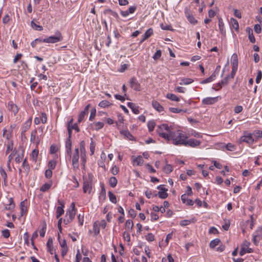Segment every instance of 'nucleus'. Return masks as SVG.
Returning a JSON list of instances; mask_svg holds the SVG:
<instances>
[{"mask_svg":"<svg viewBox=\"0 0 262 262\" xmlns=\"http://www.w3.org/2000/svg\"><path fill=\"white\" fill-rule=\"evenodd\" d=\"M157 132L159 136L166 139L167 141H169L172 140L173 132H172L170 128L166 124H163L158 126Z\"/></svg>","mask_w":262,"mask_h":262,"instance_id":"obj_1","label":"nucleus"},{"mask_svg":"<svg viewBox=\"0 0 262 262\" xmlns=\"http://www.w3.org/2000/svg\"><path fill=\"white\" fill-rule=\"evenodd\" d=\"M188 137L183 133L182 130H178L177 132H173V134L172 137V143L176 145H183L181 141H186Z\"/></svg>","mask_w":262,"mask_h":262,"instance_id":"obj_2","label":"nucleus"},{"mask_svg":"<svg viewBox=\"0 0 262 262\" xmlns=\"http://www.w3.org/2000/svg\"><path fill=\"white\" fill-rule=\"evenodd\" d=\"M93 175L89 173L88 177H83V191L84 193L91 192L92 190Z\"/></svg>","mask_w":262,"mask_h":262,"instance_id":"obj_3","label":"nucleus"},{"mask_svg":"<svg viewBox=\"0 0 262 262\" xmlns=\"http://www.w3.org/2000/svg\"><path fill=\"white\" fill-rule=\"evenodd\" d=\"M63 37L59 31H57L55 35L49 36L44 38V42L54 43L61 41Z\"/></svg>","mask_w":262,"mask_h":262,"instance_id":"obj_4","label":"nucleus"},{"mask_svg":"<svg viewBox=\"0 0 262 262\" xmlns=\"http://www.w3.org/2000/svg\"><path fill=\"white\" fill-rule=\"evenodd\" d=\"M79 150L80 151L81 164L84 167L86 161V158L85 149V142L84 141H82L80 142Z\"/></svg>","mask_w":262,"mask_h":262,"instance_id":"obj_5","label":"nucleus"},{"mask_svg":"<svg viewBox=\"0 0 262 262\" xmlns=\"http://www.w3.org/2000/svg\"><path fill=\"white\" fill-rule=\"evenodd\" d=\"M79 148H76L72 156V165L74 170L78 169L79 168Z\"/></svg>","mask_w":262,"mask_h":262,"instance_id":"obj_6","label":"nucleus"},{"mask_svg":"<svg viewBox=\"0 0 262 262\" xmlns=\"http://www.w3.org/2000/svg\"><path fill=\"white\" fill-rule=\"evenodd\" d=\"M181 143L183 144V145L184 146H189L191 147H195L199 146L201 144V142L199 140H195L194 139H190L188 140L184 141H181Z\"/></svg>","mask_w":262,"mask_h":262,"instance_id":"obj_7","label":"nucleus"},{"mask_svg":"<svg viewBox=\"0 0 262 262\" xmlns=\"http://www.w3.org/2000/svg\"><path fill=\"white\" fill-rule=\"evenodd\" d=\"M254 142V139L252 138L251 134H247L242 136L238 140L239 144H241L243 142H246L249 144H252Z\"/></svg>","mask_w":262,"mask_h":262,"instance_id":"obj_8","label":"nucleus"},{"mask_svg":"<svg viewBox=\"0 0 262 262\" xmlns=\"http://www.w3.org/2000/svg\"><path fill=\"white\" fill-rule=\"evenodd\" d=\"M218 101V97H207L204 98L202 101V104L204 105H212Z\"/></svg>","mask_w":262,"mask_h":262,"instance_id":"obj_9","label":"nucleus"},{"mask_svg":"<svg viewBox=\"0 0 262 262\" xmlns=\"http://www.w3.org/2000/svg\"><path fill=\"white\" fill-rule=\"evenodd\" d=\"M130 85L132 89L136 91H140L141 90L140 84L135 77H132L130 79Z\"/></svg>","mask_w":262,"mask_h":262,"instance_id":"obj_10","label":"nucleus"},{"mask_svg":"<svg viewBox=\"0 0 262 262\" xmlns=\"http://www.w3.org/2000/svg\"><path fill=\"white\" fill-rule=\"evenodd\" d=\"M91 105L90 104L85 106L83 111H81L78 116V122L80 123L83 120L84 116L88 114L89 108Z\"/></svg>","mask_w":262,"mask_h":262,"instance_id":"obj_11","label":"nucleus"},{"mask_svg":"<svg viewBox=\"0 0 262 262\" xmlns=\"http://www.w3.org/2000/svg\"><path fill=\"white\" fill-rule=\"evenodd\" d=\"M58 203L60 205V206H58L56 209V218L58 219L61 215L64 213V204L61 202L59 200H58Z\"/></svg>","mask_w":262,"mask_h":262,"instance_id":"obj_12","label":"nucleus"},{"mask_svg":"<svg viewBox=\"0 0 262 262\" xmlns=\"http://www.w3.org/2000/svg\"><path fill=\"white\" fill-rule=\"evenodd\" d=\"M152 106L159 112H161L164 111L163 107L157 101H152Z\"/></svg>","mask_w":262,"mask_h":262,"instance_id":"obj_13","label":"nucleus"},{"mask_svg":"<svg viewBox=\"0 0 262 262\" xmlns=\"http://www.w3.org/2000/svg\"><path fill=\"white\" fill-rule=\"evenodd\" d=\"M250 245V242L245 241L243 244V245L242 246V248L241 250L239 251V255L241 256L244 255L246 253V250L247 248L249 247V246Z\"/></svg>","mask_w":262,"mask_h":262,"instance_id":"obj_14","label":"nucleus"},{"mask_svg":"<svg viewBox=\"0 0 262 262\" xmlns=\"http://www.w3.org/2000/svg\"><path fill=\"white\" fill-rule=\"evenodd\" d=\"M21 210V216L25 215L27 213V201L26 200L22 201L20 204Z\"/></svg>","mask_w":262,"mask_h":262,"instance_id":"obj_15","label":"nucleus"},{"mask_svg":"<svg viewBox=\"0 0 262 262\" xmlns=\"http://www.w3.org/2000/svg\"><path fill=\"white\" fill-rule=\"evenodd\" d=\"M8 109L12 111L14 114H16L18 112V109L17 105L13 104L12 102H9L8 104Z\"/></svg>","mask_w":262,"mask_h":262,"instance_id":"obj_16","label":"nucleus"},{"mask_svg":"<svg viewBox=\"0 0 262 262\" xmlns=\"http://www.w3.org/2000/svg\"><path fill=\"white\" fill-rule=\"evenodd\" d=\"M127 106L132 109L134 114H139L140 112L139 111V107L136 106L135 103L132 102H128Z\"/></svg>","mask_w":262,"mask_h":262,"instance_id":"obj_17","label":"nucleus"},{"mask_svg":"<svg viewBox=\"0 0 262 262\" xmlns=\"http://www.w3.org/2000/svg\"><path fill=\"white\" fill-rule=\"evenodd\" d=\"M134 226V223L132 220H128L125 224V228L126 231L128 232L132 230Z\"/></svg>","mask_w":262,"mask_h":262,"instance_id":"obj_18","label":"nucleus"},{"mask_svg":"<svg viewBox=\"0 0 262 262\" xmlns=\"http://www.w3.org/2000/svg\"><path fill=\"white\" fill-rule=\"evenodd\" d=\"M91 125L94 129L98 130L103 127L104 123L102 122H94Z\"/></svg>","mask_w":262,"mask_h":262,"instance_id":"obj_19","label":"nucleus"},{"mask_svg":"<svg viewBox=\"0 0 262 262\" xmlns=\"http://www.w3.org/2000/svg\"><path fill=\"white\" fill-rule=\"evenodd\" d=\"M167 191H159L158 193H156L154 195L155 196H158L160 198L165 199L167 198L168 193Z\"/></svg>","mask_w":262,"mask_h":262,"instance_id":"obj_20","label":"nucleus"},{"mask_svg":"<svg viewBox=\"0 0 262 262\" xmlns=\"http://www.w3.org/2000/svg\"><path fill=\"white\" fill-rule=\"evenodd\" d=\"M133 162L134 163V164L136 163L137 165L140 166L143 164L144 160L142 156H139L133 159Z\"/></svg>","mask_w":262,"mask_h":262,"instance_id":"obj_21","label":"nucleus"},{"mask_svg":"<svg viewBox=\"0 0 262 262\" xmlns=\"http://www.w3.org/2000/svg\"><path fill=\"white\" fill-rule=\"evenodd\" d=\"M219 26L220 32L222 34H225V30L224 29V24L223 21V20L221 18L219 19Z\"/></svg>","mask_w":262,"mask_h":262,"instance_id":"obj_22","label":"nucleus"},{"mask_svg":"<svg viewBox=\"0 0 262 262\" xmlns=\"http://www.w3.org/2000/svg\"><path fill=\"white\" fill-rule=\"evenodd\" d=\"M52 184V183L51 182L44 184L40 188V190L42 192H45L47 191L51 188Z\"/></svg>","mask_w":262,"mask_h":262,"instance_id":"obj_23","label":"nucleus"},{"mask_svg":"<svg viewBox=\"0 0 262 262\" xmlns=\"http://www.w3.org/2000/svg\"><path fill=\"white\" fill-rule=\"evenodd\" d=\"M193 82V80L191 78H183L181 80V82H180V85H187L190 84Z\"/></svg>","mask_w":262,"mask_h":262,"instance_id":"obj_24","label":"nucleus"},{"mask_svg":"<svg viewBox=\"0 0 262 262\" xmlns=\"http://www.w3.org/2000/svg\"><path fill=\"white\" fill-rule=\"evenodd\" d=\"M215 77H216L215 73H213L211 75V76L210 77H209L208 78H207L204 79V80H203L201 82V83L205 84V83H209V82H212L213 80H214V79Z\"/></svg>","mask_w":262,"mask_h":262,"instance_id":"obj_25","label":"nucleus"},{"mask_svg":"<svg viewBox=\"0 0 262 262\" xmlns=\"http://www.w3.org/2000/svg\"><path fill=\"white\" fill-rule=\"evenodd\" d=\"M120 133L122 135H123L124 136L126 137L127 139H128L130 140H132L134 138L133 135L128 130H121L120 132Z\"/></svg>","mask_w":262,"mask_h":262,"instance_id":"obj_26","label":"nucleus"},{"mask_svg":"<svg viewBox=\"0 0 262 262\" xmlns=\"http://www.w3.org/2000/svg\"><path fill=\"white\" fill-rule=\"evenodd\" d=\"M166 98L169 99L172 101L178 102L180 101V98L177 97L175 94L168 93L166 95Z\"/></svg>","mask_w":262,"mask_h":262,"instance_id":"obj_27","label":"nucleus"},{"mask_svg":"<svg viewBox=\"0 0 262 262\" xmlns=\"http://www.w3.org/2000/svg\"><path fill=\"white\" fill-rule=\"evenodd\" d=\"M76 214V211L74 209H69L67 212V215H69L71 221H73Z\"/></svg>","mask_w":262,"mask_h":262,"instance_id":"obj_28","label":"nucleus"},{"mask_svg":"<svg viewBox=\"0 0 262 262\" xmlns=\"http://www.w3.org/2000/svg\"><path fill=\"white\" fill-rule=\"evenodd\" d=\"M221 242V241L220 239L219 238H215L213 240H212L210 244H209V246L211 248L213 249L214 248H215V247L217 245H218Z\"/></svg>","mask_w":262,"mask_h":262,"instance_id":"obj_29","label":"nucleus"},{"mask_svg":"<svg viewBox=\"0 0 262 262\" xmlns=\"http://www.w3.org/2000/svg\"><path fill=\"white\" fill-rule=\"evenodd\" d=\"M112 105V103H110L107 100H102L101 102H99L98 105L103 108H105L106 107H108Z\"/></svg>","mask_w":262,"mask_h":262,"instance_id":"obj_30","label":"nucleus"},{"mask_svg":"<svg viewBox=\"0 0 262 262\" xmlns=\"http://www.w3.org/2000/svg\"><path fill=\"white\" fill-rule=\"evenodd\" d=\"M31 124V120H27L24 124L22 134L26 132L30 127Z\"/></svg>","mask_w":262,"mask_h":262,"instance_id":"obj_31","label":"nucleus"},{"mask_svg":"<svg viewBox=\"0 0 262 262\" xmlns=\"http://www.w3.org/2000/svg\"><path fill=\"white\" fill-rule=\"evenodd\" d=\"M117 184V179L114 177H112L109 179V184L110 185L113 187L114 188L116 187Z\"/></svg>","mask_w":262,"mask_h":262,"instance_id":"obj_32","label":"nucleus"},{"mask_svg":"<svg viewBox=\"0 0 262 262\" xmlns=\"http://www.w3.org/2000/svg\"><path fill=\"white\" fill-rule=\"evenodd\" d=\"M230 21H231V23L232 24L233 28L236 31H238V28H239V25H238V23L237 21V20L234 18H231L230 19Z\"/></svg>","mask_w":262,"mask_h":262,"instance_id":"obj_33","label":"nucleus"},{"mask_svg":"<svg viewBox=\"0 0 262 262\" xmlns=\"http://www.w3.org/2000/svg\"><path fill=\"white\" fill-rule=\"evenodd\" d=\"M104 13L105 14H110L112 15L113 16H114V17H115L116 18H117V19L119 18V16H118V14H117V13L113 11L111 9H108L105 10L104 11Z\"/></svg>","mask_w":262,"mask_h":262,"instance_id":"obj_34","label":"nucleus"},{"mask_svg":"<svg viewBox=\"0 0 262 262\" xmlns=\"http://www.w3.org/2000/svg\"><path fill=\"white\" fill-rule=\"evenodd\" d=\"M248 32H249V39L250 42L252 43H254L255 42V37L253 34L252 30L250 29V28H248Z\"/></svg>","mask_w":262,"mask_h":262,"instance_id":"obj_35","label":"nucleus"},{"mask_svg":"<svg viewBox=\"0 0 262 262\" xmlns=\"http://www.w3.org/2000/svg\"><path fill=\"white\" fill-rule=\"evenodd\" d=\"M153 34V30L151 28L148 29L145 33L143 40L147 39Z\"/></svg>","mask_w":262,"mask_h":262,"instance_id":"obj_36","label":"nucleus"},{"mask_svg":"<svg viewBox=\"0 0 262 262\" xmlns=\"http://www.w3.org/2000/svg\"><path fill=\"white\" fill-rule=\"evenodd\" d=\"M172 170V167L170 164H166L163 168V171L166 173H170Z\"/></svg>","mask_w":262,"mask_h":262,"instance_id":"obj_37","label":"nucleus"},{"mask_svg":"<svg viewBox=\"0 0 262 262\" xmlns=\"http://www.w3.org/2000/svg\"><path fill=\"white\" fill-rule=\"evenodd\" d=\"M156 123L154 121H149L147 123V126L150 132L154 130Z\"/></svg>","mask_w":262,"mask_h":262,"instance_id":"obj_38","label":"nucleus"},{"mask_svg":"<svg viewBox=\"0 0 262 262\" xmlns=\"http://www.w3.org/2000/svg\"><path fill=\"white\" fill-rule=\"evenodd\" d=\"M38 155V150L37 149H34L31 155V157L33 161H36Z\"/></svg>","mask_w":262,"mask_h":262,"instance_id":"obj_39","label":"nucleus"},{"mask_svg":"<svg viewBox=\"0 0 262 262\" xmlns=\"http://www.w3.org/2000/svg\"><path fill=\"white\" fill-rule=\"evenodd\" d=\"M108 196L111 202L115 204L117 203L116 197L111 191L108 192Z\"/></svg>","mask_w":262,"mask_h":262,"instance_id":"obj_40","label":"nucleus"},{"mask_svg":"<svg viewBox=\"0 0 262 262\" xmlns=\"http://www.w3.org/2000/svg\"><path fill=\"white\" fill-rule=\"evenodd\" d=\"M31 24L32 27L36 30L41 31L43 29L42 26L36 24L33 21H31Z\"/></svg>","mask_w":262,"mask_h":262,"instance_id":"obj_41","label":"nucleus"},{"mask_svg":"<svg viewBox=\"0 0 262 262\" xmlns=\"http://www.w3.org/2000/svg\"><path fill=\"white\" fill-rule=\"evenodd\" d=\"M93 231L95 236H97L100 232L99 227L98 226L97 222H95L93 224Z\"/></svg>","mask_w":262,"mask_h":262,"instance_id":"obj_42","label":"nucleus"},{"mask_svg":"<svg viewBox=\"0 0 262 262\" xmlns=\"http://www.w3.org/2000/svg\"><path fill=\"white\" fill-rule=\"evenodd\" d=\"M56 161L55 160H51L48 163L49 169L53 170L55 169L56 166Z\"/></svg>","mask_w":262,"mask_h":262,"instance_id":"obj_43","label":"nucleus"},{"mask_svg":"<svg viewBox=\"0 0 262 262\" xmlns=\"http://www.w3.org/2000/svg\"><path fill=\"white\" fill-rule=\"evenodd\" d=\"M90 149L91 151V155L92 156L94 154L95 149V144L93 141L92 140V139H91V142L90 145Z\"/></svg>","mask_w":262,"mask_h":262,"instance_id":"obj_44","label":"nucleus"},{"mask_svg":"<svg viewBox=\"0 0 262 262\" xmlns=\"http://www.w3.org/2000/svg\"><path fill=\"white\" fill-rule=\"evenodd\" d=\"M256 235L258 237L259 239H262V227L258 228L255 232Z\"/></svg>","mask_w":262,"mask_h":262,"instance_id":"obj_45","label":"nucleus"},{"mask_svg":"<svg viewBox=\"0 0 262 262\" xmlns=\"http://www.w3.org/2000/svg\"><path fill=\"white\" fill-rule=\"evenodd\" d=\"M0 173L4 180L7 179V174L5 169L2 167H0Z\"/></svg>","mask_w":262,"mask_h":262,"instance_id":"obj_46","label":"nucleus"},{"mask_svg":"<svg viewBox=\"0 0 262 262\" xmlns=\"http://www.w3.org/2000/svg\"><path fill=\"white\" fill-rule=\"evenodd\" d=\"M96 109L95 108H92L91 110V115H90V116L89 118L90 120L92 121L94 119V118L96 116Z\"/></svg>","mask_w":262,"mask_h":262,"instance_id":"obj_47","label":"nucleus"},{"mask_svg":"<svg viewBox=\"0 0 262 262\" xmlns=\"http://www.w3.org/2000/svg\"><path fill=\"white\" fill-rule=\"evenodd\" d=\"M169 109L171 112L173 113H179L182 112H185V111H184L183 110H182L181 109H179L178 108L170 107Z\"/></svg>","mask_w":262,"mask_h":262,"instance_id":"obj_48","label":"nucleus"},{"mask_svg":"<svg viewBox=\"0 0 262 262\" xmlns=\"http://www.w3.org/2000/svg\"><path fill=\"white\" fill-rule=\"evenodd\" d=\"M262 72L261 71H258L256 77L255 81L257 83H259L261 79Z\"/></svg>","mask_w":262,"mask_h":262,"instance_id":"obj_49","label":"nucleus"},{"mask_svg":"<svg viewBox=\"0 0 262 262\" xmlns=\"http://www.w3.org/2000/svg\"><path fill=\"white\" fill-rule=\"evenodd\" d=\"M161 56V50H159L157 51V52L154 54L153 56V58L154 60H156L160 58V57Z\"/></svg>","mask_w":262,"mask_h":262,"instance_id":"obj_50","label":"nucleus"},{"mask_svg":"<svg viewBox=\"0 0 262 262\" xmlns=\"http://www.w3.org/2000/svg\"><path fill=\"white\" fill-rule=\"evenodd\" d=\"M230 75H228L224 79H223L222 80H221V83L223 85H227L228 82H229V81L231 79V78H230Z\"/></svg>","mask_w":262,"mask_h":262,"instance_id":"obj_51","label":"nucleus"},{"mask_svg":"<svg viewBox=\"0 0 262 262\" xmlns=\"http://www.w3.org/2000/svg\"><path fill=\"white\" fill-rule=\"evenodd\" d=\"M146 239L149 242H152L155 240V236L152 233H148L146 236Z\"/></svg>","mask_w":262,"mask_h":262,"instance_id":"obj_52","label":"nucleus"},{"mask_svg":"<svg viewBox=\"0 0 262 262\" xmlns=\"http://www.w3.org/2000/svg\"><path fill=\"white\" fill-rule=\"evenodd\" d=\"M123 237L124 240L126 241L127 242H129L130 240V235L128 232H127L126 231H124L123 232Z\"/></svg>","mask_w":262,"mask_h":262,"instance_id":"obj_53","label":"nucleus"},{"mask_svg":"<svg viewBox=\"0 0 262 262\" xmlns=\"http://www.w3.org/2000/svg\"><path fill=\"white\" fill-rule=\"evenodd\" d=\"M45 177L48 178V179H50L52 177V170L51 169H48L47 170H46L45 171Z\"/></svg>","mask_w":262,"mask_h":262,"instance_id":"obj_54","label":"nucleus"},{"mask_svg":"<svg viewBox=\"0 0 262 262\" xmlns=\"http://www.w3.org/2000/svg\"><path fill=\"white\" fill-rule=\"evenodd\" d=\"M46 224L45 223L44 226L42 227L41 229L40 230L39 234L40 236L42 237H43L46 233Z\"/></svg>","mask_w":262,"mask_h":262,"instance_id":"obj_55","label":"nucleus"},{"mask_svg":"<svg viewBox=\"0 0 262 262\" xmlns=\"http://www.w3.org/2000/svg\"><path fill=\"white\" fill-rule=\"evenodd\" d=\"M187 18L189 21L192 24H195L197 23V20L194 18V17L192 15H188L187 16Z\"/></svg>","mask_w":262,"mask_h":262,"instance_id":"obj_56","label":"nucleus"},{"mask_svg":"<svg viewBox=\"0 0 262 262\" xmlns=\"http://www.w3.org/2000/svg\"><path fill=\"white\" fill-rule=\"evenodd\" d=\"M231 64H238L237 56L236 54H233L232 56Z\"/></svg>","mask_w":262,"mask_h":262,"instance_id":"obj_57","label":"nucleus"},{"mask_svg":"<svg viewBox=\"0 0 262 262\" xmlns=\"http://www.w3.org/2000/svg\"><path fill=\"white\" fill-rule=\"evenodd\" d=\"M13 144L12 143H9L7 145V150L6 151V154H8L10 151H12L13 149Z\"/></svg>","mask_w":262,"mask_h":262,"instance_id":"obj_58","label":"nucleus"},{"mask_svg":"<svg viewBox=\"0 0 262 262\" xmlns=\"http://www.w3.org/2000/svg\"><path fill=\"white\" fill-rule=\"evenodd\" d=\"M2 235L5 238H8L10 236V231L8 229H5L2 231Z\"/></svg>","mask_w":262,"mask_h":262,"instance_id":"obj_59","label":"nucleus"},{"mask_svg":"<svg viewBox=\"0 0 262 262\" xmlns=\"http://www.w3.org/2000/svg\"><path fill=\"white\" fill-rule=\"evenodd\" d=\"M243 110V108L242 106L238 105V106H236L235 107V108L234 109V111L235 113L238 114V113H241V112H242Z\"/></svg>","mask_w":262,"mask_h":262,"instance_id":"obj_60","label":"nucleus"},{"mask_svg":"<svg viewBox=\"0 0 262 262\" xmlns=\"http://www.w3.org/2000/svg\"><path fill=\"white\" fill-rule=\"evenodd\" d=\"M190 223H191V221L185 220L181 221L180 222V225L182 226H187V225L190 224Z\"/></svg>","mask_w":262,"mask_h":262,"instance_id":"obj_61","label":"nucleus"},{"mask_svg":"<svg viewBox=\"0 0 262 262\" xmlns=\"http://www.w3.org/2000/svg\"><path fill=\"white\" fill-rule=\"evenodd\" d=\"M37 134L36 130H33L31 134L30 140L31 142H34L35 139L36 135Z\"/></svg>","mask_w":262,"mask_h":262,"instance_id":"obj_62","label":"nucleus"},{"mask_svg":"<svg viewBox=\"0 0 262 262\" xmlns=\"http://www.w3.org/2000/svg\"><path fill=\"white\" fill-rule=\"evenodd\" d=\"M128 213L132 218H135L136 216V213L134 209H130L128 211Z\"/></svg>","mask_w":262,"mask_h":262,"instance_id":"obj_63","label":"nucleus"},{"mask_svg":"<svg viewBox=\"0 0 262 262\" xmlns=\"http://www.w3.org/2000/svg\"><path fill=\"white\" fill-rule=\"evenodd\" d=\"M226 149L229 151H233L235 149V146L231 143H228L226 145Z\"/></svg>","mask_w":262,"mask_h":262,"instance_id":"obj_64","label":"nucleus"}]
</instances>
